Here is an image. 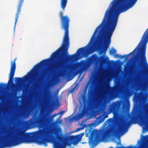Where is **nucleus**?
Here are the masks:
<instances>
[{
    "mask_svg": "<svg viewBox=\"0 0 148 148\" xmlns=\"http://www.w3.org/2000/svg\"><path fill=\"white\" fill-rule=\"evenodd\" d=\"M137 0H113L106 11L102 21H118L120 14L132 8Z\"/></svg>",
    "mask_w": 148,
    "mask_h": 148,
    "instance_id": "4",
    "label": "nucleus"
},
{
    "mask_svg": "<svg viewBox=\"0 0 148 148\" xmlns=\"http://www.w3.org/2000/svg\"><path fill=\"white\" fill-rule=\"evenodd\" d=\"M7 86L6 84L1 83L0 84V89H3L5 88Z\"/></svg>",
    "mask_w": 148,
    "mask_h": 148,
    "instance_id": "22",
    "label": "nucleus"
},
{
    "mask_svg": "<svg viewBox=\"0 0 148 148\" xmlns=\"http://www.w3.org/2000/svg\"><path fill=\"white\" fill-rule=\"evenodd\" d=\"M16 59L17 58H16L13 61H11L10 70L9 75L10 79L8 82V84H12L13 82V77L16 69L15 62Z\"/></svg>",
    "mask_w": 148,
    "mask_h": 148,
    "instance_id": "11",
    "label": "nucleus"
},
{
    "mask_svg": "<svg viewBox=\"0 0 148 148\" xmlns=\"http://www.w3.org/2000/svg\"><path fill=\"white\" fill-rule=\"evenodd\" d=\"M76 118L77 119H79L80 118H81L82 116V113H79V114H77L76 116Z\"/></svg>",
    "mask_w": 148,
    "mask_h": 148,
    "instance_id": "24",
    "label": "nucleus"
},
{
    "mask_svg": "<svg viewBox=\"0 0 148 148\" xmlns=\"http://www.w3.org/2000/svg\"><path fill=\"white\" fill-rule=\"evenodd\" d=\"M116 124H115L114 125V127H116Z\"/></svg>",
    "mask_w": 148,
    "mask_h": 148,
    "instance_id": "34",
    "label": "nucleus"
},
{
    "mask_svg": "<svg viewBox=\"0 0 148 148\" xmlns=\"http://www.w3.org/2000/svg\"><path fill=\"white\" fill-rule=\"evenodd\" d=\"M29 113V111H28L27 112H26V113H25V114L26 115H28Z\"/></svg>",
    "mask_w": 148,
    "mask_h": 148,
    "instance_id": "31",
    "label": "nucleus"
},
{
    "mask_svg": "<svg viewBox=\"0 0 148 148\" xmlns=\"http://www.w3.org/2000/svg\"><path fill=\"white\" fill-rule=\"evenodd\" d=\"M143 148H147V147H143Z\"/></svg>",
    "mask_w": 148,
    "mask_h": 148,
    "instance_id": "33",
    "label": "nucleus"
},
{
    "mask_svg": "<svg viewBox=\"0 0 148 148\" xmlns=\"http://www.w3.org/2000/svg\"><path fill=\"white\" fill-rule=\"evenodd\" d=\"M24 0H20L19 1V3L18 5V7L17 8V12L16 14V17L15 19V26L16 23L18 20V16L20 14V12L21 10V8L22 7V5L23 3Z\"/></svg>",
    "mask_w": 148,
    "mask_h": 148,
    "instance_id": "14",
    "label": "nucleus"
},
{
    "mask_svg": "<svg viewBox=\"0 0 148 148\" xmlns=\"http://www.w3.org/2000/svg\"><path fill=\"white\" fill-rule=\"evenodd\" d=\"M118 148H135V147L132 146H128L127 147H118Z\"/></svg>",
    "mask_w": 148,
    "mask_h": 148,
    "instance_id": "25",
    "label": "nucleus"
},
{
    "mask_svg": "<svg viewBox=\"0 0 148 148\" xmlns=\"http://www.w3.org/2000/svg\"><path fill=\"white\" fill-rule=\"evenodd\" d=\"M67 2V0H61L60 5L63 11H64Z\"/></svg>",
    "mask_w": 148,
    "mask_h": 148,
    "instance_id": "19",
    "label": "nucleus"
},
{
    "mask_svg": "<svg viewBox=\"0 0 148 148\" xmlns=\"http://www.w3.org/2000/svg\"><path fill=\"white\" fill-rule=\"evenodd\" d=\"M114 121L112 118H109L105 122H107V123L110 124L113 122Z\"/></svg>",
    "mask_w": 148,
    "mask_h": 148,
    "instance_id": "21",
    "label": "nucleus"
},
{
    "mask_svg": "<svg viewBox=\"0 0 148 148\" xmlns=\"http://www.w3.org/2000/svg\"><path fill=\"white\" fill-rule=\"evenodd\" d=\"M146 137L147 139L148 140V135H146Z\"/></svg>",
    "mask_w": 148,
    "mask_h": 148,
    "instance_id": "32",
    "label": "nucleus"
},
{
    "mask_svg": "<svg viewBox=\"0 0 148 148\" xmlns=\"http://www.w3.org/2000/svg\"><path fill=\"white\" fill-rule=\"evenodd\" d=\"M51 59L50 57L35 65L31 71L27 73L28 75H26L22 78L15 77L16 83H19L23 81V78H27L30 76L31 78H33L30 88L34 90L38 87L45 78L54 71L63 70L64 63L57 61L56 58L53 61L51 60Z\"/></svg>",
    "mask_w": 148,
    "mask_h": 148,
    "instance_id": "2",
    "label": "nucleus"
},
{
    "mask_svg": "<svg viewBox=\"0 0 148 148\" xmlns=\"http://www.w3.org/2000/svg\"><path fill=\"white\" fill-rule=\"evenodd\" d=\"M82 135L81 136H80L79 135H78L76 136H70L69 140L71 142H69L68 145L71 146L72 144L74 145L77 144L81 140Z\"/></svg>",
    "mask_w": 148,
    "mask_h": 148,
    "instance_id": "12",
    "label": "nucleus"
},
{
    "mask_svg": "<svg viewBox=\"0 0 148 148\" xmlns=\"http://www.w3.org/2000/svg\"><path fill=\"white\" fill-rule=\"evenodd\" d=\"M114 131L113 128L109 129L108 128L105 130H103L102 131V134L103 136H106L109 134L111 133Z\"/></svg>",
    "mask_w": 148,
    "mask_h": 148,
    "instance_id": "18",
    "label": "nucleus"
},
{
    "mask_svg": "<svg viewBox=\"0 0 148 148\" xmlns=\"http://www.w3.org/2000/svg\"><path fill=\"white\" fill-rule=\"evenodd\" d=\"M116 50L115 49L113 48L110 51L109 53L110 54L112 55L114 53H116Z\"/></svg>",
    "mask_w": 148,
    "mask_h": 148,
    "instance_id": "23",
    "label": "nucleus"
},
{
    "mask_svg": "<svg viewBox=\"0 0 148 148\" xmlns=\"http://www.w3.org/2000/svg\"><path fill=\"white\" fill-rule=\"evenodd\" d=\"M123 83L119 82H116L115 83V86L112 89V92H115L119 90L121 88Z\"/></svg>",
    "mask_w": 148,
    "mask_h": 148,
    "instance_id": "17",
    "label": "nucleus"
},
{
    "mask_svg": "<svg viewBox=\"0 0 148 148\" xmlns=\"http://www.w3.org/2000/svg\"><path fill=\"white\" fill-rule=\"evenodd\" d=\"M24 0H20L19 1V3L18 5V7L17 8V12L16 14V17L15 19V26L16 23L18 20V16L20 14V12L21 10V8L22 7V5L23 3Z\"/></svg>",
    "mask_w": 148,
    "mask_h": 148,
    "instance_id": "13",
    "label": "nucleus"
},
{
    "mask_svg": "<svg viewBox=\"0 0 148 148\" xmlns=\"http://www.w3.org/2000/svg\"><path fill=\"white\" fill-rule=\"evenodd\" d=\"M51 119L49 117L34 116L31 119L26 121L25 126L28 129L39 126L42 128V129L30 133H25L23 131L19 130L10 137L7 136V138L0 142V148L9 147L24 142H35L47 147L49 139L48 132L46 129L51 126Z\"/></svg>",
    "mask_w": 148,
    "mask_h": 148,
    "instance_id": "1",
    "label": "nucleus"
},
{
    "mask_svg": "<svg viewBox=\"0 0 148 148\" xmlns=\"http://www.w3.org/2000/svg\"><path fill=\"white\" fill-rule=\"evenodd\" d=\"M148 42V36L144 33L140 42L132 52L123 56L120 55L119 58L122 59L125 57V60L128 56L137 51V52L133 61L136 69L137 71H140L142 69L144 64L147 63L146 52Z\"/></svg>",
    "mask_w": 148,
    "mask_h": 148,
    "instance_id": "5",
    "label": "nucleus"
},
{
    "mask_svg": "<svg viewBox=\"0 0 148 148\" xmlns=\"http://www.w3.org/2000/svg\"><path fill=\"white\" fill-rule=\"evenodd\" d=\"M99 62L106 64L107 61H106L105 58L103 56L100 59L96 54H93L88 58L74 64L70 71L67 72L65 71L62 72V76H69L72 74H81L84 71L87 70L92 64H97Z\"/></svg>",
    "mask_w": 148,
    "mask_h": 148,
    "instance_id": "6",
    "label": "nucleus"
},
{
    "mask_svg": "<svg viewBox=\"0 0 148 148\" xmlns=\"http://www.w3.org/2000/svg\"><path fill=\"white\" fill-rule=\"evenodd\" d=\"M60 16L61 18V27L65 30V32L61 47L52 53L50 58H51V60L53 61L55 58H57L58 57L57 61L64 63L67 59L73 60L80 56L81 53H86L89 50L90 47L89 45L87 47V45L85 47L79 49L76 53L71 55H69L68 50L70 45L69 29L70 19L67 15L63 16L62 11L60 12Z\"/></svg>",
    "mask_w": 148,
    "mask_h": 148,
    "instance_id": "3",
    "label": "nucleus"
},
{
    "mask_svg": "<svg viewBox=\"0 0 148 148\" xmlns=\"http://www.w3.org/2000/svg\"><path fill=\"white\" fill-rule=\"evenodd\" d=\"M56 138L58 141H56L54 144L55 148H65L66 144L64 138L59 133L56 134Z\"/></svg>",
    "mask_w": 148,
    "mask_h": 148,
    "instance_id": "9",
    "label": "nucleus"
},
{
    "mask_svg": "<svg viewBox=\"0 0 148 148\" xmlns=\"http://www.w3.org/2000/svg\"><path fill=\"white\" fill-rule=\"evenodd\" d=\"M82 129V128L81 127H79L77 129V131H78Z\"/></svg>",
    "mask_w": 148,
    "mask_h": 148,
    "instance_id": "28",
    "label": "nucleus"
},
{
    "mask_svg": "<svg viewBox=\"0 0 148 148\" xmlns=\"http://www.w3.org/2000/svg\"><path fill=\"white\" fill-rule=\"evenodd\" d=\"M120 55H119V54H117L115 56V57H118L119 58L120 57Z\"/></svg>",
    "mask_w": 148,
    "mask_h": 148,
    "instance_id": "29",
    "label": "nucleus"
},
{
    "mask_svg": "<svg viewBox=\"0 0 148 148\" xmlns=\"http://www.w3.org/2000/svg\"><path fill=\"white\" fill-rule=\"evenodd\" d=\"M48 117L47 116H42V117ZM49 117L50 118H51V124H52V118H53V117H52V118H51L50 117Z\"/></svg>",
    "mask_w": 148,
    "mask_h": 148,
    "instance_id": "30",
    "label": "nucleus"
},
{
    "mask_svg": "<svg viewBox=\"0 0 148 148\" xmlns=\"http://www.w3.org/2000/svg\"><path fill=\"white\" fill-rule=\"evenodd\" d=\"M140 120L141 123L145 125L146 126L148 127V120L147 118L145 115L144 114H143L139 116Z\"/></svg>",
    "mask_w": 148,
    "mask_h": 148,
    "instance_id": "16",
    "label": "nucleus"
},
{
    "mask_svg": "<svg viewBox=\"0 0 148 148\" xmlns=\"http://www.w3.org/2000/svg\"><path fill=\"white\" fill-rule=\"evenodd\" d=\"M131 123L130 121H125L121 123H116L117 128L116 130L120 133H123L126 132V128L129 126Z\"/></svg>",
    "mask_w": 148,
    "mask_h": 148,
    "instance_id": "10",
    "label": "nucleus"
},
{
    "mask_svg": "<svg viewBox=\"0 0 148 148\" xmlns=\"http://www.w3.org/2000/svg\"><path fill=\"white\" fill-rule=\"evenodd\" d=\"M64 111H62L61 110L59 112V113L58 114H61L62 115L64 113Z\"/></svg>",
    "mask_w": 148,
    "mask_h": 148,
    "instance_id": "27",
    "label": "nucleus"
},
{
    "mask_svg": "<svg viewBox=\"0 0 148 148\" xmlns=\"http://www.w3.org/2000/svg\"><path fill=\"white\" fill-rule=\"evenodd\" d=\"M121 105V102L120 101H117L112 102L108 109V113H104L101 115H103V117L105 119L108 117V114L112 113L114 115L117 113Z\"/></svg>",
    "mask_w": 148,
    "mask_h": 148,
    "instance_id": "8",
    "label": "nucleus"
},
{
    "mask_svg": "<svg viewBox=\"0 0 148 148\" xmlns=\"http://www.w3.org/2000/svg\"><path fill=\"white\" fill-rule=\"evenodd\" d=\"M97 120L98 124H100L103 122L105 119L103 117V115H101L97 117Z\"/></svg>",
    "mask_w": 148,
    "mask_h": 148,
    "instance_id": "20",
    "label": "nucleus"
},
{
    "mask_svg": "<svg viewBox=\"0 0 148 148\" xmlns=\"http://www.w3.org/2000/svg\"><path fill=\"white\" fill-rule=\"evenodd\" d=\"M126 106L127 105L125 103H123L122 104V107L123 108H125L126 107Z\"/></svg>",
    "mask_w": 148,
    "mask_h": 148,
    "instance_id": "26",
    "label": "nucleus"
},
{
    "mask_svg": "<svg viewBox=\"0 0 148 148\" xmlns=\"http://www.w3.org/2000/svg\"><path fill=\"white\" fill-rule=\"evenodd\" d=\"M24 0H20L19 1V3L18 5V7L17 8V12L16 14V17L15 19V26L16 23L18 20V16L20 14V12L21 10V8L22 7V5L23 3Z\"/></svg>",
    "mask_w": 148,
    "mask_h": 148,
    "instance_id": "15",
    "label": "nucleus"
},
{
    "mask_svg": "<svg viewBox=\"0 0 148 148\" xmlns=\"http://www.w3.org/2000/svg\"><path fill=\"white\" fill-rule=\"evenodd\" d=\"M94 94V89L91 88L90 89L89 88L88 93V100L86 97H82L83 107L82 112L84 114H86L88 110V108L90 107L93 100Z\"/></svg>",
    "mask_w": 148,
    "mask_h": 148,
    "instance_id": "7",
    "label": "nucleus"
},
{
    "mask_svg": "<svg viewBox=\"0 0 148 148\" xmlns=\"http://www.w3.org/2000/svg\"><path fill=\"white\" fill-rule=\"evenodd\" d=\"M56 115H56V114H55V115L54 116H56Z\"/></svg>",
    "mask_w": 148,
    "mask_h": 148,
    "instance_id": "35",
    "label": "nucleus"
}]
</instances>
